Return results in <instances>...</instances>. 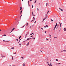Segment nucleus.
I'll return each mask as SVG.
<instances>
[{
	"label": "nucleus",
	"instance_id": "obj_10",
	"mask_svg": "<svg viewBox=\"0 0 66 66\" xmlns=\"http://www.w3.org/2000/svg\"><path fill=\"white\" fill-rule=\"evenodd\" d=\"M26 26H28V23H26Z\"/></svg>",
	"mask_w": 66,
	"mask_h": 66
},
{
	"label": "nucleus",
	"instance_id": "obj_30",
	"mask_svg": "<svg viewBox=\"0 0 66 66\" xmlns=\"http://www.w3.org/2000/svg\"><path fill=\"white\" fill-rule=\"evenodd\" d=\"M21 58H22V59H23V57H21Z\"/></svg>",
	"mask_w": 66,
	"mask_h": 66
},
{
	"label": "nucleus",
	"instance_id": "obj_63",
	"mask_svg": "<svg viewBox=\"0 0 66 66\" xmlns=\"http://www.w3.org/2000/svg\"><path fill=\"white\" fill-rule=\"evenodd\" d=\"M50 35V36H51V35Z\"/></svg>",
	"mask_w": 66,
	"mask_h": 66
},
{
	"label": "nucleus",
	"instance_id": "obj_42",
	"mask_svg": "<svg viewBox=\"0 0 66 66\" xmlns=\"http://www.w3.org/2000/svg\"><path fill=\"white\" fill-rule=\"evenodd\" d=\"M15 52V53H14L13 54H16V52Z\"/></svg>",
	"mask_w": 66,
	"mask_h": 66
},
{
	"label": "nucleus",
	"instance_id": "obj_60",
	"mask_svg": "<svg viewBox=\"0 0 66 66\" xmlns=\"http://www.w3.org/2000/svg\"><path fill=\"white\" fill-rule=\"evenodd\" d=\"M39 5H40V3H39Z\"/></svg>",
	"mask_w": 66,
	"mask_h": 66
},
{
	"label": "nucleus",
	"instance_id": "obj_51",
	"mask_svg": "<svg viewBox=\"0 0 66 66\" xmlns=\"http://www.w3.org/2000/svg\"><path fill=\"white\" fill-rule=\"evenodd\" d=\"M29 38V39H31V38Z\"/></svg>",
	"mask_w": 66,
	"mask_h": 66
},
{
	"label": "nucleus",
	"instance_id": "obj_1",
	"mask_svg": "<svg viewBox=\"0 0 66 66\" xmlns=\"http://www.w3.org/2000/svg\"><path fill=\"white\" fill-rule=\"evenodd\" d=\"M57 26V23H56V24L54 27L55 28H56V26Z\"/></svg>",
	"mask_w": 66,
	"mask_h": 66
},
{
	"label": "nucleus",
	"instance_id": "obj_32",
	"mask_svg": "<svg viewBox=\"0 0 66 66\" xmlns=\"http://www.w3.org/2000/svg\"><path fill=\"white\" fill-rule=\"evenodd\" d=\"M61 10V11H63V9H61V10Z\"/></svg>",
	"mask_w": 66,
	"mask_h": 66
},
{
	"label": "nucleus",
	"instance_id": "obj_50",
	"mask_svg": "<svg viewBox=\"0 0 66 66\" xmlns=\"http://www.w3.org/2000/svg\"><path fill=\"white\" fill-rule=\"evenodd\" d=\"M47 40H49V39H46Z\"/></svg>",
	"mask_w": 66,
	"mask_h": 66
},
{
	"label": "nucleus",
	"instance_id": "obj_8",
	"mask_svg": "<svg viewBox=\"0 0 66 66\" xmlns=\"http://www.w3.org/2000/svg\"><path fill=\"white\" fill-rule=\"evenodd\" d=\"M46 18H47V17H46V18H44V19H43V20H45V19H46Z\"/></svg>",
	"mask_w": 66,
	"mask_h": 66
},
{
	"label": "nucleus",
	"instance_id": "obj_11",
	"mask_svg": "<svg viewBox=\"0 0 66 66\" xmlns=\"http://www.w3.org/2000/svg\"><path fill=\"white\" fill-rule=\"evenodd\" d=\"M11 56H12V60H13V56H12V55H11Z\"/></svg>",
	"mask_w": 66,
	"mask_h": 66
},
{
	"label": "nucleus",
	"instance_id": "obj_4",
	"mask_svg": "<svg viewBox=\"0 0 66 66\" xmlns=\"http://www.w3.org/2000/svg\"><path fill=\"white\" fill-rule=\"evenodd\" d=\"M3 42H10V41H11L10 40H9V41H5V40H3Z\"/></svg>",
	"mask_w": 66,
	"mask_h": 66
},
{
	"label": "nucleus",
	"instance_id": "obj_6",
	"mask_svg": "<svg viewBox=\"0 0 66 66\" xmlns=\"http://www.w3.org/2000/svg\"><path fill=\"white\" fill-rule=\"evenodd\" d=\"M1 57H3H3H5V56H3V55H1Z\"/></svg>",
	"mask_w": 66,
	"mask_h": 66
},
{
	"label": "nucleus",
	"instance_id": "obj_38",
	"mask_svg": "<svg viewBox=\"0 0 66 66\" xmlns=\"http://www.w3.org/2000/svg\"><path fill=\"white\" fill-rule=\"evenodd\" d=\"M49 66H52V64H50L49 65Z\"/></svg>",
	"mask_w": 66,
	"mask_h": 66
},
{
	"label": "nucleus",
	"instance_id": "obj_40",
	"mask_svg": "<svg viewBox=\"0 0 66 66\" xmlns=\"http://www.w3.org/2000/svg\"><path fill=\"white\" fill-rule=\"evenodd\" d=\"M36 21H35V22L34 23H36Z\"/></svg>",
	"mask_w": 66,
	"mask_h": 66
},
{
	"label": "nucleus",
	"instance_id": "obj_17",
	"mask_svg": "<svg viewBox=\"0 0 66 66\" xmlns=\"http://www.w3.org/2000/svg\"><path fill=\"white\" fill-rule=\"evenodd\" d=\"M32 16H34V15L33 14V11H32Z\"/></svg>",
	"mask_w": 66,
	"mask_h": 66
},
{
	"label": "nucleus",
	"instance_id": "obj_58",
	"mask_svg": "<svg viewBox=\"0 0 66 66\" xmlns=\"http://www.w3.org/2000/svg\"><path fill=\"white\" fill-rule=\"evenodd\" d=\"M21 16H20V19H21Z\"/></svg>",
	"mask_w": 66,
	"mask_h": 66
},
{
	"label": "nucleus",
	"instance_id": "obj_25",
	"mask_svg": "<svg viewBox=\"0 0 66 66\" xmlns=\"http://www.w3.org/2000/svg\"><path fill=\"white\" fill-rule=\"evenodd\" d=\"M29 39H30V38H28L27 39V40H29Z\"/></svg>",
	"mask_w": 66,
	"mask_h": 66
},
{
	"label": "nucleus",
	"instance_id": "obj_37",
	"mask_svg": "<svg viewBox=\"0 0 66 66\" xmlns=\"http://www.w3.org/2000/svg\"><path fill=\"white\" fill-rule=\"evenodd\" d=\"M34 7V6H33V5H32V8H33Z\"/></svg>",
	"mask_w": 66,
	"mask_h": 66
},
{
	"label": "nucleus",
	"instance_id": "obj_29",
	"mask_svg": "<svg viewBox=\"0 0 66 66\" xmlns=\"http://www.w3.org/2000/svg\"><path fill=\"white\" fill-rule=\"evenodd\" d=\"M58 65H59V64H61V63H57Z\"/></svg>",
	"mask_w": 66,
	"mask_h": 66
},
{
	"label": "nucleus",
	"instance_id": "obj_52",
	"mask_svg": "<svg viewBox=\"0 0 66 66\" xmlns=\"http://www.w3.org/2000/svg\"><path fill=\"white\" fill-rule=\"evenodd\" d=\"M59 9H60V10H61V9L60 8H59Z\"/></svg>",
	"mask_w": 66,
	"mask_h": 66
},
{
	"label": "nucleus",
	"instance_id": "obj_48",
	"mask_svg": "<svg viewBox=\"0 0 66 66\" xmlns=\"http://www.w3.org/2000/svg\"><path fill=\"white\" fill-rule=\"evenodd\" d=\"M33 35H32L31 36V37H33Z\"/></svg>",
	"mask_w": 66,
	"mask_h": 66
},
{
	"label": "nucleus",
	"instance_id": "obj_15",
	"mask_svg": "<svg viewBox=\"0 0 66 66\" xmlns=\"http://www.w3.org/2000/svg\"><path fill=\"white\" fill-rule=\"evenodd\" d=\"M34 34V32H33L32 33L30 34V35H32V34Z\"/></svg>",
	"mask_w": 66,
	"mask_h": 66
},
{
	"label": "nucleus",
	"instance_id": "obj_3",
	"mask_svg": "<svg viewBox=\"0 0 66 66\" xmlns=\"http://www.w3.org/2000/svg\"><path fill=\"white\" fill-rule=\"evenodd\" d=\"M15 29V28H13L12 30V31H11V32H10V33H11V32H12V31H13L14 30V29Z\"/></svg>",
	"mask_w": 66,
	"mask_h": 66
},
{
	"label": "nucleus",
	"instance_id": "obj_54",
	"mask_svg": "<svg viewBox=\"0 0 66 66\" xmlns=\"http://www.w3.org/2000/svg\"><path fill=\"white\" fill-rule=\"evenodd\" d=\"M44 21V20H43V21H42V22H43Z\"/></svg>",
	"mask_w": 66,
	"mask_h": 66
},
{
	"label": "nucleus",
	"instance_id": "obj_36",
	"mask_svg": "<svg viewBox=\"0 0 66 66\" xmlns=\"http://www.w3.org/2000/svg\"><path fill=\"white\" fill-rule=\"evenodd\" d=\"M54 38H57V37H54Z\"/></svg>",
	"mask_w": 66,
	"mask_h": 66
},
{
	"label": "nucleus",
	"instance_id": "obj_64",
	"mask_svg": "<svg viewBox=\"0 0 66 66\" xmlns=\"http://www.w3.org/2000/svg\"><path fill=\"white\" fill-rule=\"evenodd\" d=\"M34 16H35V15H34Z\"/></svg>",
	"mask_w": 66,
	"mask_h": 66
},
{
	"label": "nucleus",
	"instance_id": "obj_39",
	"mask_svg": "<svg viewBox=\"0 0 66 66\" xmlns=\"http://www.w3.org/2000/svg\"><path fill=\"white\" fill-rule=\"evenodd\" d=\"M51 21L52 22L53 21V19H51Z\"/></svg>",
	"mask_w": 66,
	"mask_h": 66
},
{
	"label": "nucleus",
	"instance_id": "obj_7",
	"mask_svg": "<svg viewBox=\"0 0 66 66\" xmlns=\"http://www.w3.org/2000/svg\"><path fill=\"white\" fill-rule=\"evenodd\" d=\"M64 31H66V28H64Z\"/></svg>",
	"mask_w": 66,
	"mask_h": 66
},
{
	"label": "nucleus",
	"instance_id": "obj_44",
	"mask_svg": "<svg viewBox=\"0 0 66 66\" xmlns=\"http://www.w3.org/2000/svg\"><path fill=\"white\" fill-rule=\"evenodd\" d=\"M37 11H39V10L38 9V8H37Z\"/></svg>",
	"mask_w": 66,
	"mask_h": 66
},
{
	"label": "nucleus",
	"instance_id": "obj_27",
	"mask_svg": "<svg viewBox=\"0 0 66 66\" xmlns=\"http://www.w3.org/2000/svg\"><path fill=\"white\" fill-rule=\"evenodd\" d=\"M21 36H20L19 37V39H20V38H21Z\"/></svg>",
	"mask_w": 66,
	"mask_h": 66
},
{
	"label": "nucleus",
	"instance_id": "obj_26",
	"mask_svg": "<svg viewBox=\"0 0 66 66\" xmlns=\"http://www.w3.org/2000/svg\"><path fill=\"white\" fill-rule=\"evenodd\" d=\"M27 34H29V31H28L27 33Z\"/></svg>",
	"mask_w": 66,
	"mask_h": 66
},
{
	"label": "nucleus",
	"instance_id": "obj_24",
	"mask_svg": "<svg viewBox=\"0 0 66 66\" xmlns=\"http://www.w3.org/2000/svg\"><path fill=\"white\" fill-rule=\"evenodd\" d=\"M19 45H20V47H21V44H19Z\"/></svg>",
	"mask_w": 66,
	"mask_h": 66
},
{
	"label": "nucleus",
	"instance_id": "obj_5",
	"mask_svg": "<svg viewBox=\"0 0 66 66\" xmlns=\"http://www.w3.org/2000/svg\"><path fill=\"white\" fill-rule=\"evenodd\" d=\"M29 42H28L27 43V46H29Z\"/></svg>",
	"mask_w": 66,
	"mask_h": 66
},
{
	"label": "nucleus",
	"instance_id": "obj_22",
	"mask_svg": "<svg viewBox=\"0 0 66 66\" xmlns=\"http://www.w3.org/2000/svg\"><path fill=\"white\" fill-rule=\"evenodd\" d=\"M63 51H64V52H66V50H63Z\"/></svg>",
	"mask_w": 66,
	"mask_h": 66
},
{
	"label": "nucleus",
	"instance_id": "obj_28",
	"mask_svg": "<svg viewBox=\"0 0 66 66\" xmlns=\"http://www.w3.org/2000/svg\"><path fill=\"white\" fill-rule=\"evenodd\" d=\"M23 66H25V64L23 63Z\"/></svg>",
	"mask_w": 66,
	"mask_h": 66
},
{
	"label": "nucleus",
	"instance_id": "obj_49",
	"mask_svg": "<svg viewBox=\"0 0 66 66\" xmlns=\"http://www.w3.org/2000/svg\"><path fill=\"white\" fill-rule=\"evenodd\" d=\"M29 6H30V4H28Z\"/></svg>",
	"mask_w": 66,
	"mask_h": 66
},
{
	"label": "nucleus",
	"instance_id": "obj_12",
	"mask_svg": "<svg viewBox=\"0 0 66 66\" xmlns=\"http://www.w3.org/2000/svg\"><path fill=\"white\" fill-rule=\"evenodd\" d=\"M59 23L60 25V27H61V23H60V22H59Z\"/></svg>",
	"mask_w": 66,
	"mask_h": 66
},
{
	"label": "nucleus",
	"instance_id": "obj_35",
	"mask_svg": "<svg viewBox=\"0 0 66 66\" xmlns=\"http://www.w3.org/2000/svg\"><path fill=\"white\" fill-rule=\"evenodd\" d=\"M46 6H47V5H48V3H46Z\"/></svg>",
	"mask_w": 66,
	"mask_h": 66
},
{
	"label": "nucleus",
	"instance_id": "obj_20",
	"mask_svg": "<svg viewBox=\"0 0 66 66\" xmlns=\"http://www.w3.org/2000/svg\"><path fill=\"white\" fill-rule=\"evenodd\" d=\"M11 49H14V47H12L11 48Z\"/></svg>",
	"mask_w": 66,
	"mask_h": 66
},
{
	"label": "nucleus",
	"instance_id": "obj_56",
	"mask_svg": "<svg viewBox=\"0 0 66 66\" xmlns=\"http://www.w3.org/2000/svg\"><path fill=\"white\" fill-rule=\"evenodd\" d=\"M21 40V39H20L19 40V41H20Z\"/></svg>",
	"mask_w": 66,
	"mask_h": 66
},
{
	"label": "nucleus",
	"instance_id": "obj_21",
	"mask_svg": "<svg viewBox=\"0 0 66 66\" xmlns=\"http://www.w3.org/2000/svg\"><path fill=\"white\" fill-rule=\"evenodd\" d=\"M36 1H36V0H35L34 3H36Z\"/></svg>",
	"mask_w": 66,
	"mask_h": 66
},
{
	"label": "nucleus",
	"instance_id": "obj_23",
	"mask_svg": "<svg viewBox=\"0 0 66 66\" xmlns=\"http://www.w3.org/2000/svg\"><path fill=\"white\" fill-rule=\"evenodd\" d=\"M55 30V27H54V30Z\"/></svg>",
	"mask_w": 66,
	"mask_h": 66
},
{
	"label": "nucleus",
	"instance_id": "obj_57",
	"mask_svg": "<svg viewBox=\"0 0 66 66\" xmlns=\"http://www.w3.org/2000/svg\"><path fill=\"white\" fill-rule=\"evenodd\" d=\"M45 33H47V31H45Z\"/></svg>",
	"mask_w": 66,
	"mask_h": 66
},
{
	"label": "nucleus",
	"instance_id": "obj_55",
	"mask_svg": "<svg viewBox=\"0 0 66 66\" xmlns=\"http://www.w3.org/2000/svg\"><path fill=\"white\" fill-rule=\"evenodd\" d=\"M30 1H32V0H30Z\"/></svg>",
	"mask_w": 66,
	"mask_h": 66
},
{
	"label": "nucleus",
	"instance_id": "obj_53",
	"mask_svg": "<svg viewBox=\"0 0 66 66\" xmlns=\"http://www.w3.org/2000/svg\"><path fill=\"white\" fill-rule=\"evenodd\" d=\"M44 28H47V27H46V26H44Z\"/></svg>",
	"mask_w": 66,
	"mask_h": 66
},
{
	"label": "nucleus",
	"instance_id": "obj_41",
	"mask_svg": "<svg viewBox=\"0 0 66 66\" xmlns=\"http://www.w3.org/2000/svg\"><path fill=\"white\" fill-rule=\"evenodd\" d=\"M28 4H29V1H28Z\"/></svg>",
	"mask_w": 66,
	"mask_h": 66
},
{
	"label": "nucleus",
	"instance_id": "obj_19",
	"mask_svg": "<svg viewBox=\"0 0 66 66\" xmlns=\"http://www.w3.org/2000/svg\"><path fill=\"white\" fill-rule=\"evenodd\" d=\"M27 34H26V35L25 38H26V37H27Z\"/></svg>",
	"mask_w": 66,
	"mask_h": 66
},
{
	"label": "nucleus",
	"instance_id": "obj_31",
	"mask_svg": "<svg viewBox=\"0 0 66 66\" xmlns=\"http://www.w3.org/2000/svg\"><path fill=\"white\" fill-rule=\"evenodd\" d=\"M49 10L47 12V14L48 13H49Z\"/></svg>",
	"mask_w": 66,
	"mask_h": 66
},
{
	"label": "nucleus",
	"instance_id": "obj_13",
	"mask_svg": "<svg viewBox=\"0 0 66 66\" xmlns=\"http://www.w3.org/2000/svg\"><path fill=\"white\" fill-rule=\"evenodd\" d=\"M46 28H48V25H46Z\"/></svg>",
	"mask_w": 66,
	"mask_h": 66
},
{
	"label": "nucleus",
	"instance_id": "obj_18",
	"mask_svg": "<svg viewBox=\"0 0 66 66\" xmlns=\"http://www.w3.org/2000/svg\"><path fill=\"white\" fill-rule=\"evenodd\" d=\"M22 11H21L20 12V14H21V13H22Z\"/></svg>",
	"mask_w": 66,
	"mask_h": 66
},
{
	"label": "nucleus",
	"instance_id": "obj_9",
	"mask_svg": "<svg viewBox=\"0 0 66 66\" xmlns=\"http://www.w3.org/2000/svg\"><path fill=\"white\" fill-rule=\"evenodd\" d=\"M22 10V7H20V10L21 11V10Z\"/></svg>",
	"mask_w": 66,
	"mask_h": 66
},
{
	"label": "nucleus",
	"instance_id": "obj_46",
	"mask_svg": "<svg viewBox=\"0 0 66 66\" xmlns=\"http://www.w3.org/2000/svg\"><path fill=\"white\" fill-rule=\"evenodd\" d=\"M18 39H17L16 40L17 41H18Z\"/></svg>",
	"mask_w": 66,
	"mask_h": 66
},
{
	"label": "nucleus",
	"instance_id": "obj_34",
	"mask_svg": "<svg viewBox=\"0 0 66 66\" xmlns=\"http://www.w3.org/2000/svg\"><path fill=\"white\" fill-rule=\"evenodd\" d=\"M56 61H58V60L57 59H56Z\"/></svg>",
	"mask_w": 66,
	"mask_h": 66
},
{
	"label": "nucleus",
	"instance_id": "obj_16",
	"mask_svg": "<svg viewBox=\"0 0 66 66\" xmlns=\"http://www.w3.org/2000/svg\"><path fill=\"white\" fill-rule=\"evenodd\" d=\"M33 19H34V20L35 19V18H34V17H33Z\"/></svg>",
	"mask_w": 66,
	"mask_h": 66
},
{
	"label": "nucleus",
	"instance_id": "obj_2",
	"mask_svg": "<svg viewBox=\"0 0 66 66\" xmlns=\"http://www.w3.org/2000/svg\"><path fill=\"white\" fill-rule=\"evenodd\" d=\"M34 20H32L31 21V23H33V21H34Z\"/></svg>",
	"mask_w": 66,
	"mask_h": 66
},
{
	"label": "nucleus",
	"instance_id": "obj_59",
	"mask_svg": "<svg viewBox=\"0 0 66 66\" xmlns=\"http://www.w3.org/2000/svg\"><path fill=\"white\" fill-rule=\"evenodd\" d=\"M57 28H58V27H57L56 28V29H57Z\"/></svg>",
	"mask_w": 66,
	"mask_h": 66
},
{
	"label": "nucleus",
	"instance_id": "obj_62",
	"mask_svg": "<svg viewBox=\"0 0 66 66\" xmlns=\"http://www.w3.org/2000/svg\"><path fill=\"white\" fill-rule=\"evenodd\" d=\"M0 31H1V30L0 29Z\"/></svg>",
	"mask_w": 66,
	"mask_h": 66
},
{
	"label": "nucleus",
	"instance_id": "obj_43",
	"mask_svg": "<svg viewBox=\"0 0 66 66\" xmlns=\"http://www.w3.org/2000/svg\"><path fill=\"white\" fill-rule=\"evenodd\" d=\"M41 30H43V28H41Z\"/></svg>",
	"mask_w": 66,
	"mask_h": 66
},
{
	"label": "nucleus",
	"instance_id": "obj_45",
	"mask_svg": "<svg viewBox=\"0 0 66 66\" xmlns=\"http://www.w3.org/2000/svg\"><path fill=\"white\" fill-rule=\"evenodd\" d=\"M35 38H33L32 39H35Z\"/></svg>",
	"mask_w": 66,
	"mask_h": 66
},
{
	"label": "nucleus",
	"instance_id": "obj_47",
	"mask_svg": "<svg viewBox=\"0 0 66 66\" xmlns=\"http://www.w3.org/2000/svg\"><path fill=\"white\" fill-rule=\"evenodd\" d=\"M47 64H49V62H47Z\"/></svg>",
	"mask_w": 66,
	"mask_h": 66
},
{
	"label": "nucleus",
	"instance_id": "obj_33",
	"mask_svg": "<svg viewBox=\"0 0 66 66\" xmlns=\"http://www.w3.org/2000/svg\"><path fill=\"white\" fill-rule=\"evenodd\" d=\"M6 35H3V36H6Z\"/></svg>",
	"mask_w": 66,
	"mask_h": 66
},
{
	"label": "nucleus",
	"instance_id": "obj_14",
	"mask_svg": "<svg viewBox=\"0 0 66 66\" xmlns=\"http://www.w3.org/2000/svg\"><path fill=\"white\" fill-rule=\"evenodd\" d=\"M25 26H23L21 27L20 28H24V27Z\"/></svg>",
	"mask_w": 66,
	"mask_h": 66
},
{
	"label": "nucleus",
	"instance_id": "obj_61",
	"mask_svg": "<svg viewBox=\"0 0 66 66\" xmlns=\"http://www.w3.org/2000/svg\"><path fill=\"white\" fill-rule=\"evenodd\" d=\"M47 64L48 65H50V64Z\"/></svg>",
	"mask_w": 66,
	"mask_h": 66
}]
</instances>
